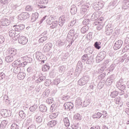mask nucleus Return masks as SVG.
<instances>
[{"mask_svg": "<svg viewBox=\"0 0 129 129\" xmlns=\"http://www.w3.org/2000/svg\"><path fill=\"white\" fill-rule=\"evenodd\" d=\"M6 79V74L4 73H1L0 74V80L3 81Z\"/></svg>", "mask_w": 129, "mask_h": 129, "instance_id": "54", "label": "nucleus"}, {"mask_svg": "<svg viewBox=\"0 0 129 129\" xmlns=\"http://www.w3.org/2000/svg\"><path fill=\"white\" fill-rule=\"evenodd\" d=\"M101 42L96 41L94 43V47L96 48V49H98V50H99L100 48H101Z\"/></svg>", "mask_w": 129, "mask_h": 129, "instance_id": "34", "label": "nucleus"}, {"mask_svg": "<svg viewBox=\"0 0 129 129\" xmlns=\"http://www.w3.org/2000/svg\"><path fill=\"white\" fill-rule=\"evenodd\" d=\"M113 81L112 80H110V79H107L106 81V84L107 85H111L112 84V82Z\"/></svg>", "mask_w": 129, "mask_h": 129, "instance_id": "56", "label": "nucleus"}, {"mask_svg": "<svg viewBox=\"0 0 129 129\" xmlns=\"http://www.w3.org/2000/svg\"><path fill=\"white\" fill-rule=\"evenodd\" d=\"M14 28H15V31L17 32H20L21 31H23L25 29V25L23 24H21L19 25H14Z\"/></svg>", "mask_w": 129, "mask_h": 129, "instance_id": "17", "label": "nucleus"}, {"mask_svg": "<svg viewBox=\"0 0 129 129\" xmlns=\"http://www.w3.org/2000/svg\"><path fill=\"white\" fill-rule=\"evenodd\" d=\"M71 13L72 15H75L77 13V8L75 5H72L71 6Z\"/></svg>", "mask_w": 129, "mask_h": 129, "instance_id": "24", "label": "nucleus"}, {"mask_svg": "<svg viewBox=\"0 0 129 129\" xmlns=\"http://www.w3.org/2000/svg\"><path fill=\"white\" fill-rule=\"evenodd\" d=\"M59 72L60 73H63L66 70V66H61L59 67L58 68Z\"/></svg>", "mask_w": 129, "mask_h": 129, "instance_id": "40", "label": "nucleus"}, {"mask_svg": "<svg viewBox=\"0 0 129 129\" xmlns=\"http://www.w3.org/2000/svg\"><path fill=\"white\" fill-rule=\"evenodd\" d=\"M19 115L23 119L26 117V113H25L23 110L19 112Z\"/></svg>", "mask_w": 129, "mask_h": 129, "instance_id": "46", "label": "nucleus"}, {"mask_svg": "<svg viewBox=\"0 0 129 129\" xmlns=\"http://www.w3.org/2000/svg\"><path fill=\"white\" fill-rule=\"evenodd\" d=\"M46 102L48 104H50V103H53V99L52 98H48L47 100H46Z\"/></svg>", "mask_w": 129, "mask_h": 129, "instance_id": "63", "label": "nucleus"}, {"mask_svg": "<svg viewBox=\"0 0 129 129\" xmlns=\"http://www.w3.org/2000/svg\"><path fill=\"white\" fill-rule=\"evenodd\" d=\"M99 17H100V14L98 12H96L94 13L91 18L92 21H96L98 19H99Z\"/></svg>", "mask_w": 129, "mask_h": 129, "instance_id": "18", "label": "nucleus"}, {"mask_svg": "<svg viewBox=\"0 0 129 129\" xmlns=\"http://www.w3.org/2000/svg\"><path fill=\"white\" fill-rule=\"evenodd\" d=\"M38 108V105L34 104L33 106H32L30 107L29 110L31 112H34Z\"/></svg>", "mask_w": 129, "mask_h": 129, "instance_id": "36", "label": "nucleus"}, {"mask_svg": "<svg viewBox=\"0 0 129 129\" xmlns=\"http://www.w3.org/2000/svg\"><path fill=\"white\" fill-rule=\"evenodd\" d=\"M63 121L64 123L65 126L68 127L70 125V121H69V118H68V117H66L63 118Z\"/></svg>", "mask_w": 129, "mask_h": 129, "instance_id": "26", "label": "nucleus"}, {"mask_svg": "<svg viewBox=\"0 0 129 129\" xmlns=\"http://www.w3.org/2000/svg\"><path fill=\"white\" fill-rule=\"evenodd\" d=\"M35 56L38 61H41V63H45V61H46V56L44 55L42 52L40 51L36 52Z\"/></svg>", "mask_w": 129, "mask_h": 129, "instance_id": "3", "label": "nucleus"}, {"mask_svg": "<svg viewBox=\"0 0 129 129\" xmlns=\"http://www.w3.org/2000/svg\"><path fill=\"white\" fill-rule=\"evenodd\" d=\"M25 10L27 11V12H32V11H33V7L30 5L27 6Z\"/></svg>", "mask_w": 129, "mask_h": 129, "instance_id": "52", "label": "nucleus"}, {"mask_svg": "<svg viewBox=\"0 0 129 129\" xmlns=\"http://www.w3.org/2000/svg\"><path fill=\"white\" fill-rule=\"evenodd\" d=\"M67 20H68V17L66 15H63L59 17L58 23L60 27H62Z\"/></svg>", "mask_w": 129, "mask_h": 129, "instance_id": "10", "label": "nucleus"}, {"mask_svg": "<svg viewBox=\"0 0 129 129\" xmlns=\"http://www.w3.org/2000/svg\"><path fill=\"white\" fill-rule=\"evenodd\" d=\"M76 22H77L76 19L74 18L72 20L71 24L69 25V27H73V26H74V25L76 24Z\"/></svg>", "mask_w": 129, "mask_h": 129, "instance_id": "50", "label": "nucleus"}, {"mask_svg": "<svg viewBox=\"0 0 129 129\" xmlns=\"http://www.w3.org/2000/svg\"><path fill=\"white\" fill-rule=\"evenodd\" d=\"M57 26H58V22L57 21H54L52 22L50 26V28L51 29H54V28H56Z\"/></svg>", "mask_w": 129, "mask_h": 129, "instance_id": "45", "label": "nucleus"}, {"mask_svg": "<svg viewBox=\"0 0 129 129\" xmlns=\"http://www.w3.org/2000/svg\"><path fill=\"white\" fill-rule=\"evenodd\" d=\"M116 86L120 90H124V89H125V85L122 83V80H120L119 82L117 83Z\"/></svg>", "mask_w": 129, "mask_h": 129, "instance_id": "12", "label": "nucleus"}, {"mask_svg": "<svg viewBox=\"0 0 129 129\" xmlns=\"http://www.w3.org/2000/svg\"><path fill=\"white\" fill-rule=\"evenodd\" d=\"M74 118L76 120H80L81 119V115L79 113H77L74 116Z\"/></svg>", "mask_w": 129, "mask_h": 129, "instance_id": "42", "label": "nucleus"}, {"mask_svg": "<svg viewBox=\"0 0 129 129\" xmlns=\"http://www.w3.org/2000/svg\"><path fill=\"white\" fill-rule=\"evenodd\" d=\"M38 18H39V14L37 13H35L32 15L31 21L32 22H35V21H37V19H38Z\"/></svg>", "mask_w": 129, "mask_h": 129, "instance_id": "30", "label": "nucleus"}, {"mask_svg": "<svg viewBox=\"0 0 129 129\" xmlns=\"http://www.w3.org/2000/svg\"><path fill=\"white\" fill-rule=\"evenodd\" d=\"M100 7H101V6H100V5H99V3H98V4L95 3L94 4L93 8H94V9H95V8H96V10H100L99 8H100Z\"/></svg>", "mask_w": 129, "mask_h": 129, "instance_id": "59", "label": "nucleus"}, {"mask_svg": "<svg viewBox=\"0 0 129 129\" xmlns=\"http://www.w3.org/2000/svg\"><path fill=\"white\" fill-rule=\"evenodd\" d=\"M23 68L22 67H15L13 70L14 73L18 74L21 72H23Z\"/></svg>", "mask_w": 129, "mask_h": 129, "instance_id": "19", "label": "nucleus"}, {"mask_svg": "<svg viewBox=\"0 0 129 129\" xmlns=\"http://www.w3.org/2000/svg\"><path fill=\"white\" fill-rule=\"evenodd\" d=\"M50 94V90L46 89L44 92L43 93V95H44L46 96V97H48L49 96V95Z\"/></svg>", "mask_w": 129, "mask_h": 129, "instance_id": "44", "label": "nucleus"}, {"mask_svg": "<svg viewBox=\"0 0 129 129\" xmlns=\"http://www.w3.org/2000/svg\"><path fill=\"white\" fill-rule=\"evenodd\" d=\"M18 18L20 21H24V20H27V19L30 18V14L26 12L22 13L19 15Z\"/></svg>", "mask_w": 129, "mask_h": 129, "instance_id": "9", "label": "nucleus"}, {"mask_svg": "<svg viewBox=\"0 0 129 129\" xmlns=\"http://www.w3.org/2000/svg\"><path fill=\"white\" fill-rule=\"evenodd\" d=\"M89 8V6L87 5V4H85L84 5H82V8L81 9V14L82 15H84L87 12L88 10V9Z\"/></svg>", "mask_w": 129, "mask_h": 129, "instance_id": "15", "label": "nucleus"}, {"mask_svg": "<svg viewBox=\"0 0 129 129\" xmlns=\"http://www.w3.org/2000/svg\"><path fill=\"white\" fill-rule=\"evenodd\" d=\"M47 39L48 37L47 36H43L39 39L38 42L39 43H44L45 41H47Z\"/></svg>", "mask_w": 129, "mask_h": 129, "instance_id": "39", "label": "nucleus"}, {"mask_svg": "<svg viewBox=\"0 0 129 129\" xmlns=\"http://www.w3.org/2000/svg\"><path fill=\"white\" fill-rule=\"evenodd\" d=\"M90 22V20H89V19H85L83 21V25H89Z\"/></svg>", "mask_w": 129, "mask_h": 129, "instance_id": "61", "label": "nucleus"}, {"mask_svg": "<svg viewBox=\"0 0 129 129\" xmlns=\"http://www.w3.org/2000/svg\"><path fill=\"white\" fill-rule=\"evenodd\" d=\"M105 34L107 35V36H110L111 34H112V30L111 29L109 28L105 31Z\"/></svg>", "mask_w": 129, "mask_h": 129, "instance_id": "49", "label": "nucleus"}, {"mask_svg": "<svg viewBox=\"0 0 129 129\" xmlns=\"http://www.w3.org/2000/svg\"><path fill=\"white\" fill-rule=\"evenodd\" d=\"M39 4L40 5H42L39 6V9H46L45 5H47V4H48V0H40Z\"/></svg>", "mask_w": 129, "mask_h": 129, "instance_id": "20", "label": "nucleus"}, {"mask_svg": "<svg viewBox=\"0 0 129 129\" xmlns=\"http://www.w3.org/2000/svg\"><path fill=\"white\" fill-rule=\"evenodd\" d=\"M39 109L41 112H46L47 111V107L45 105H40Z\"/></svg>", "mask_w": 129, "mask_h": 129, "instance_id": "27", "label": "nucleus"}, {"mask_svg": "<svg viewBox=\"0 0 129 129\" xmlns=\"http://www.w3.org/2000/svg\"><path fill=\"white\" fill-rule=\"evenodd\" d=\"M123 42L121 41V40H119L115 42V43L114 44L113 48L114 50H117L118 49H119L122 45Z\"/></svg>", "mask_w": 129, "mask_h": 129, "instance_id": "13", "label": "nucleus"}, {"mask_svg": "<svg viewBox=\"0 0 129 129\" xmlns=\"http://www.w3.org/2000/svg\"><path fill=\"white\" fill-rule=\"evenodd\" d=\"M7 124H8V121L6 120H3L1 123L0 127L1 128H5V127L7 126Z\"/></svg>", "mask_w": 129, "mask_h": 129, "instance_id": "32", "label": "nucleus"}, {"mask_svg": "<svg viewBox=\"0 0 129 129\" xmlns=\"http://www.w3.org/2000/svg\"><path fill=\"white\" fill-rule=\"evenodd\" d=\"M122 8L124 10H126L129 8V1L128 0H123L122 2Z\"/></svg>", "mask_w": 129, "mask_h": 129, "instance_id": "21", "label": "nucleus"}, {"mask_svg": "<svg viewBox=\"0 0 129 129\" xmlns=\"http://www.w3.org/2000/svg\"><path fill=\"white\" fill-rule=\"evenodd\" d=\"M73 34L70 33V32H69L67 35V39H69L70 40H72L73 39Z\"/></svg>", "mask_w": 129, "mask_h": 129, "instance_id": "60", "label": "nucleus"}, {"mask_svg": "<svg viewBox=\"0 0 129 129\" xmlns=\"http://www.w3.org/2000/svg\"><path fill=\"white\" fill-rule=\"evenodd\" d=\"M77 69H79V70H82V62L81 61H79L77 66Z\"/></svg>", "mask_w": 129, "mask_h": 129, "instance_id": "48", "label": "nucleus"}, {"mask_svg": "<svg viewBox=\"0 0 129 129\" xmlns=\"http://www.w3.org/2000/svg\"><path fill=\"white\" fill-rule=\"evenodd\" d=\"M89 81V77L86 76L81 78L78 82L79 85H85Z\"/></svg>", "mask_w": 129, "mask_h": 129, "instance_id": "7", "label": "nucleus"}, {"mask_svg": "<svg viewBox=\"0 0 129 129\" xmlns=\"http://www.w3.org/2000/svg\"><path fill=\"white\" fill-rule=\"evenodd\" d=\"M0 24L4 27H8L11 24V20L7 18H3L0 21Z\"/></svg>", "mask_w": 129, "mask_h": 129, "instance_id": "8", "label": "nucleus"}, {"mask_svg": "<svg viewBox=\"0 0 129 129\" xmlns=\"http://www.w3.org/2000/svg\"><path fill=\"white\" fill-rule=\"evenodd\" d=\"M58 116V113H51L50 115H49V118L51 119H54V118H56Z\"/></svg>", "mask_w": 129, "mask_h": 129, "instance_id": "43", "label": "nucleus"}, {"mask_svg": "<svg viewBox=\"0 0 129 129\" xmlns=\"http://www.w3.org/2000/svg\"><path fill=\"white\" fill-rule=\"evenodd\" d=\"M102 116V114L100 112H97L93 115V118H100Z\"/></svg>", "mask_w": 129, "mask_h": 129, "instance_id": "38", "label": "nucleus"}, {"mask_svg": "<svg viewBox=\"0 0 129 129\" xmlns=\"http://www.w3.org/2000/svg\"><path fill=\"white\" fill-rule=\"evenodd\" d=\"M53 84L54 85H58L59 83H60V79H55L53 81Z\"/></svg>", "mask_w": 129, "mask_h": 129, "instance_id": "57", "label": "nucleus"}, {"mask_svg": "<svg viewBox=\"0 0 129 129\" xmlns=\"http://www.w3.org/2000/svg\"><path fill=\"white\" fill-rule=\"evenodd\" d=\"M35 119L37 123H41L43 121V118L40 116H35Z\"/></svg>", "mask_w": 129, "mask_h": 129, "instance_id": "29", "label": "nucleus"}, {"mask_svg": "<svg viewBox=\"0 0 129 129\" xmlns=\"http://www.w3.org/2000/svg\"><path fill=\"white\" fill-rule=\"evenodd\" d=\"M90 100L89 99L85 100V101H84L83 102V105L84 107H86V106H88V105L90 104Z\"/></svg>", "mask_w": 129, "mask_h": 129, "instance_id": "35", "label": "nucleus"}, {"mask_svg": "<svg viewBox=\"0 0 129 129\" xmlns=\"http://www.w3.org/2000/svg\"><path fill=\"white\" fill-rule=\"evenodd\" d=\"M89 29V27H88V26H84L81 29V32L82 34H85Z\"/></svg>", "mask_w": 129, "mask_h": 129, "instance_id": "31", "label": "nucleus"}, {"mask_svg": "<svg viewBox=\"0 0 129 129\" xmlns=\"http://www.w3.org/2000/svg\"><path fill=\"white\" fill-rule=\"evenodd\" d=\"M92 57H88L87 54H84L81 58V61L83 63L86 62L87 64H91L92 63Z\"/></svg>", "mask_w": 129, "mask_h": 129, "instance_id": "5", "label": "nucleus"}, {"mask_svg": "<svg viewBox=\"0 0 129 129\" xmlns=\"http://www.w3.org/2000/svg\"><path fill=\"white\" fill-rule=\"evenodd\" d=\"M27 52V48L26 47H22L19 50V53L21 55H24L25 53Z\"/></svg>", "mask_w": 129, "mask_h": 129, "instance_id": "41", "label": "nucleus"}, {"mask_svg": "<svg viewBox=\"0 0 129 129\" xmlns=\"http://www.w3.org/2000/svg\"><path fill=\"white\" fill-rule=\"evenodd\" d=\"M50 69V67L48 65L45 64L42 67V71H47Z\"/></svg>", "mask_w": 129, "mask_h": 129, "instance_id": "55", "label": "nucleus"}, {"mask_svg": "<svg viewBox=\"0 0 129 129\" xmlns=\"http://www.w3.org/2000/svg\"><path fill=\"white\" fill-rule=\"evenodd\" d=\"M52 46L53 45L51 43H48L45 44L43 48L44 52H49L52 48Z\"/></svg>", "mask_w": 129, "mask_h": 129, "instance_id": "14", "label": "nucleus"}, {"mask_svg": "<svg viewBox=\"0 0 129 129\" xmlns=\"http://www.w3.org/2000/svg\"><path fill=\"white\" fill-rule=\"evenodd\" d=\"M118 94V92L117 91H114L111 92V94H110V96L112 98H114V97H115L116 96H117Z\"/></svg>", "mask_w": 129, "mask_h": 129, "instance_id": "37", "label": "nucleus"}, {"mask_svg": "<svg viewBox=\"0 0 129 129\" xmlns=\"http://www.w3.org/2000/svg\"><path fill=\"white\" fill-rule=\"evenodd\" d=\"M24 61L21 62V60H17L14 62V65L16 67H25L28 63H30V61H32V58L28 57L27 56L23 57Z\"/></svg>", "mask_w": 129, "mask_h": 129, "instance_id": "2", "label": "nucleus"}, {"mask_svg": "<svg viewBox=\"0 0 129 129\" xmlns=\"http://www.w3.org/2000/svg\"><path fill=\"white\" fill-rule=\"evenodd\" d=\"M51 83V81L50 80H46L45 82V86H49V85Z\"/></svg>", "mask_w": 129, "mask_h": 129, "instance_id": "64", "label": "nucleus"}, {"mask_svg": "<svg viewBox=\"0 0 129 129\" xmlns=\"http://www.w3.org/2000/svg\"><path fill=\"white\" fill-rule=\"evenodd\" d=\"M26 124V125H30V124H32V119L29 118L28 119H27Z\"/></svg>", "mask_w": 129, "mask_h": 129, "instance_id": "62", "label": "nucleus"}, {"mask_svg": "<svg viewBox=\"0 0 129 129\" xmlns=\"http://www.w3.org/2000/svg\"><path fill=\"white\" fill-rule=\"evenodd\" d=\"M9 35L11 38H12L15 41L18 40V38H20L21 35L16 33V30H11L9 32Z\"/></svg>", "mask_w": 129, "mask_h": 129, "instance_id": "4", "label": "nucleus"}, {"mask_svg": "<svg viewBox=\"0 0 129 129\" xmlns=\"http://www.w3.org/2000/svg\"><path fill=\"white\" fill-rule=\"evenodd\" d=\"M17 54V49L13 48L8 49L6 51V61L8 63L14 61V56Z\"/></svg>", "mask_w": 129, "mask_h": 129, "instance_id": "1", "label": "nucleus"}, {"mask_svg": "<svg viewBox=\"0 0 129 129\" xmlns=\"http://www.w3.org/2000/svg\"><path fill=\"white\" fill-rule=\"evenodd\" d=\"M104 58H105V51L99 52L96 58V63H100Z\"/></svg>", "mask_w": 129, "mask_h": 129, "instance_id": "6", "label": "nucleus"}, {"mask_svg": "<svg viewBox=\"0 0 129 129\" xmlns=\"http://www.w3.org/2000/svg\"><path fill=\"white\" fill-rule=\"evenodd\" d=\"M75 104L76 107H80L81 105H82V100L81 99V98H78L75 102Z\"/></svg>", "mask_w": 129, "mask_h": 129, "instance_id": "22", "label": "nucleus"}, {"mask_svg": "<svg viewBox=\"0 0 129 129\" xmlns=\"http://www.w3.org/2000/svg\"><path fill=\"white\" fill-rule=\"evenodd\" d=\"M18 43L21 44L22 45H26L28 43V39L25 36H19L18 39Z\"/></svg>", "mask_w": 129, "mask_h": 129, "instance_id": "11", "label": "nucleus"}, {"mask_svg": "<svg viewBox=\"0 0 129 129\" xmlns=\"http://www.w3.org/2000/svg\"><path fill=\"white\" fill-rule=\"evenodd\" d=\"M64 106L67 110H71L74 107V105L72 102H68L64 104Z\"/></svg>", "mask_w": 129, "mask_h": 129, "instance_id": "16", "label": "nucleus"}, {"mask_svg": "<svg viewBox=\"0 0 129 129\" xmlns=\"http://www.w3.org/2000/svg\"><path fill=\"white\" fill-rule=\"evenodd\" d=\"M104 26V23H103V22H102L101 23V24H99V25L97 26V29L99 31L101 30L102 28H103Z\"/></svg>", "mask_w": 129, "mask_h": 129, "instance_id": "53", "label": "nucleus"}, {"mask_svg": "<svg viewBox=\"0 0 129 129\" xmlns=\"http://www.w3.org/2000/svg\"><path fill=\"white\" fill-rule=\"evenodd\" d=\"M17 77L19 80H22L26 77V74L23 72H21L18 74Z\"/></svg>", "mask_w": 129, "mask_h": 129, "instance_id": "23", "label": "nucleus"}, {"mask_svg": "<svg viewBox=\"0 0 129 129\" xmlns=\"http://www.w3.org/2000/svg\"><path fill=\"white\" fill-rule=\"evenodd\" d=\"M46 22L48 25H52L54 22V19L53 17L49 16L46 20Z\"/></svg>", "mask_w": 129, "mask_h": 129, "instance_id": "28", "label": "nucleus"}, {"mask_svg": "<svg viewBox=\"0 0 129 129\" xmlns=\"http://www.w3.org/2000/svg\"><path fill=\"white\" fill-rule=\"evenodd\" d=\"M11 129H19L20 128V126L19 125L16 123H13L11 125Z\"/></svg>", "mask_w": 129, "mask_h": 129, "instance_id": "51", "label": "nucleus"}, {"mask_svg": "<svg viewBox=\"0 0 129 129\" xmlns=\"http://www.w3.org/2000/svg\"><path fill=\"white\" fill-rule=\"evenodd\" d=\"M56 124H57V121L55 120H52L48 123V126H50V127H53V126H55Z\"/></svg>", "mask_w": 129, "mask_h": 129, "instance_id": "33", "label": "nucleus"}, {"mask_svg": "<svg viewBox=\"0 0 129 129\" xmlns=\"http://www.w3.org/2000/svg\"><path fill=\"white\" fill-rule=\"evenodd\" d=\"M85 52L86 54H88L89 55L92 54V53H93V48L91 47H88L85 49Z\"/></svg>", "mask_w": 129, "mask_h": 129, "instance_id": "25", "label": "nucleus"}, {"mask_svg": "<svg viewBox=\"0 0 129 129\" xmlns=\"http://www.w3.org/2000/svg\"><path fill=\"white\" fill-rule=\"evenodd\" d=\"M105 76H106L105 74L103 73V74L100 75L98 76V78L99 80H102V79H103L104 78V77H105Z\"/></svg>", "mask_w": 129, "mask_h": 129, "instance_id": "58", "label": "nucleus"}, {"mask_svg": "<svg viewBox=\"0 0 129 129\" xmlns=\"http://www.w3.org/2000/svg\"><path fill=\"white\" fill-rule=\"evenodd\" d=\"M1 115H2L3 117H7L8 116V111L7 110H3Z\"/></svg>", "mask_w": 129, "mask_h": 129, "instance_id": "47", "label": "nucleus"}]
</instances>
